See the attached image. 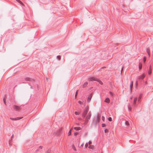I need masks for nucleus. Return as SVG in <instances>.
Returning <instances> with one entry per match:
<instances>
[{
	"instance_id": "43",
	"label": "nucleus",
	"mask_w": 153,
	"mask_h": 153,
	"mask_svg": "<svg viewBox=\"0 0 153 153\" xmlns=\"http://www.w3.org/2000/svg\"><path fill=\"white\" fill-rule=\"evenodd\" d=\"M149 68L152 69V68H151V66H150V67H149Z\"/></svg>"
},
{
	"instance_id": "33",
	"label": "nucleus",
	"mask_w": 153,
	"mask_h": 153,
	"mask_svg": "<svg viewBox=\"0 0 153 153\" xmlns=\"http://www.w3.org/2000/svg\"><path fill=\"white\" fill-rule=\"evenodd\" d=\"M102 119L103 121H104L105 120V117L103 116H102Z\"/></svg>"
},
{
	"instance_id": "1",
	"label": "nucleus",
	"mask_w": 153,
	"mask_h": 153,
	"mask_svg": "<svg viewBox=\"0 0 153 153\" xmlns=\"http://www.w3.org/2000/svg\"><path fill=\"white\" fill-rule=\"evenodd\" d=\"M91 111H89V113L87 114V115L85 116V123H87L88 121L90 119L91 117Z\"/></svg>"
},
{
	"instance_id": "36",
	"label": "nucleus",
	"mask_w": 153,
	"mask_h": 153,
	"mask_svg": "<svg viewBox=\"0 0 153 153\" xmlns=\"http://www.w3.org/2000/svg\"><path fill=\"white\" fill-rule=\"evenodd\" d=\"M82 101H78V103H79V104H81V103H82Z\"/></svg>"
},
{
	"instance_id": "9",
	"label": "nucleus",
	"mask_w": 153,
	"mask_h": 153,
	"mask_svg": "<svg viewBox=\"0 0 153 153\" xmlns=\"http://www.w3.org/2000/svg\"><path fill=\"white\" fill-rule=\"evenodd\" d=\"M101 117V115L100 114H98L97 115V122H99L100 120V118Z\"/></svg>"
},
{
	"instance_id": "41",
	"label": "nucleus",
	"mask_w": 153,
	"mask_h": 153,
	"mask_svg": "<svg viewBox=\"0 0 153 153\" xmlns=\"http://www.w3.org/2000/svg\"><path fill=\"white\" fill-rule=\"evenodd\" d=\"M110 94L111 95H112V93L111 92H110Z\"/></svg>"
},
{
	"instance_id": "25",
	"label": "nucleus",
	"mask_w": 153,
	"mask_h": 153,
	"mask_svg": "<svg viewBox=\"0 0 153 153\" xmlns=\"http://www.w3.org/2000/svg\"><path fill=\"white\" fill-rule=\"evenodd\" d=\"M108 130L107 129H105V133H108Z\"/></svg>"
},
{
	"instance_id": "35",
	"label": "nucleus",
	"mask_w": 153,
	"mask_h": 153,
	"mask_svg": "<svg viewBox=\"0 0 153 153\" xmlns=\"http://www.w3.org/2000/svg\"><path fill=\"white\" fill-rule=\"evenodd\" d=\"M88 144L87 143H86L85 144V147H87L88 146Z\"/></svg>"
},
{
	"instance_id": "22",
	"label": "nucleus",
	"mask_w": 153,
	"mask_h": 153,
	"mask_svg": "<svg viewBox=\"0 0 153 153\" xmlns=\"http://www.w3.org/2000/svg\"><path fill=\"white\" fill-rule=\"evenodd\" d=\"M142 64H139V68L140 69H141L142 68Z\"/></svg>"
},
{
	"instance_id": "20",
	"label": "nucleus",
	"mask_w": 153,
	"mask_h": 153,
	"mask_svg": "<svg viewBox=\"0 0 153 153\" xmlns=\"http://www.w3.org/2000/svg\"><path fill=\"white\" fill-rule=\"evenodd\" d=\"M72 148L73 149V150H74L75 151H76V149L74 146L73 145L72 146Z\"/></svg>"
},
{
	"instance_id": "28",
	"label": "nucleus",
	"mask_w": 153,
	"mask_h": 153,
	"mask_svg": "<svg viewBox=\"0 0 153 153\" xmlns=\"http://www.w3.org/2000/svg\"><path fill=\"white\" fill-rule=\"evenodd\" d=\"M77 94H78V91H76V94H75V98L76 97L77 95Z\"/></svg>"
},
{
	"instance_id": "27",
	"label": "nucleus",
	"mask_w": 153,
	"mask_h": 153,
	"mask_svg": "<svg viewBox=\"0 0 153 153\" xmlns=\"http://www.w3.org/2000/svg\"><path fill=\"white\" fill-rule=\"evenodd\" d=\"M57 58L59 59L60 60L61 59V56H57Z\"/></svg>"
},
{
	"instance_id": "14",
	"label": "nucleus",
	"mask_w": 153,
	"mask_h": 153,
	"mask_svg": "<svg viewBox=\"0 0 153 153\" xmlns=\"http://www.w3.org/2000/svg\"><path fill=\"white\" fill-rule=\"evenodd\" d=\"M137 101V98L135 97L134 98V104H135L136 103V101Z\"/></svg>"
},
{
	"instance_id": "15",
	"label": "nucleus",
	"mask_w": 153,
	"mask_h": 153,
	"mask_svg": "<svg viewBox=\"0 0 153 153\" xmlns=\"http://www.w3.org/2000/svg\"><path fill=\"white\" fill-rule=\"evenodd\" d=\"M74 129L76 130H80V127H75L74 128Z\"/></svg>"
},
{
	"instance_id": "23",
	"label": "nucleus",
	"mask_w": 153,
	"mask_h": 153,
	"mask_svg": "<svg viewBox=\"0 0 153 153\" xmlns=\"http://www.w3.org/2000/svg\"><path fill=\"white\" fill-rule=\"evenodd\" d=\"M74 113L76 115H79V113L77 111H75Z\"/></svg>"
},
{
	"instance_id": "29",
	"label": "nucleus",
	"mask_w": 153,
	"mask_h": 153,
	"mask_svg": "<svg viewBox=\"0 0 153 153\" xmlns=\"http://www.w3.org/2000/svg\"><path fill=\"white\" fill-rule=\"evenodd\" d=\"M106 126L104 124H102V127H105Z\"/></svg>"
},
{
	"instance_id": "30",
	"label": "nucleus",
	"mask_w": 153,
	"mask_h": 153,
	"mask_svg": "<svg viewBox=\"0 0 153 153\" xmlns=\"http://www.w3.org/2000/svg\"><path fill=\"white\" fill-rule=\"evenodd\" d=\"M42 146H40L39 147V149H42Z\"/></svg>"
},
{
	"instance_id": "34",
	"label": "nucleus",
	"mask_w": 153,
	"mask_h": 153,
	"mask_svg": "<svg viewBox=\"0 0 153 153\" xmlns=\"http://www.w3.org/2000/svg\"><path fill=\"white\" fill-rule=\"evenodd\" d=\"M91 143H92L91 141H89V142H88V144L89 145H90V144H91Z\"/></svg>"
},
{
	"instance_id": "31",
	"label": "nucleus",
	"mask_w": 153,
	"mask_h": 153,
	"mask_svg": "<svg viewBox=\"0 0 153 153\" xmlns=\"http://www.w3.org/2000/svg\"><path fill=\"white\" fill-rule=\"evenodd\" d=\"M19 3H20L21 4H22L23 6H24V4L21 1L19 2Z\"/></svg>"
},
{
	"instance_id": "6",
	"label": "nucleus",
	"mask_w": 153,
	"mask_h": 153,
	"mask_svg": "<svg viewBox=\"0 0 153 153\" xmlns=\"http://www.w3.org/2000/svg\"><path fill=\"white\" fill-rule=\"evenodd\" d=\"M13 108L14 109H15L16 111L19 110L20 109V108L19 107L17 106H16V105H13Z\"/></svg>"
},
{
	"instance_id": "10",
	"label": "nucleus",
	"mask_w": 153,
	"mask_h": 153,
	"mask_svg": "<svg viewBox=\"0 0 153 153\" xmlns=\"http://www.w3.org/2000/svg\"><path fill=\"white\" fill-rule=\"evenodd\" d=\"M110 100L108 98H106L105 100V102H106L107 103H109L110 102Z\"/></svg>"
},
{
	"instance_id": "16",
	"label": "nucleus",
	"mask_w": 153,
	"mask_h": 153,
	"mask_svg": "<svg viewBox=\"0 0 153 153\" xmlns=\"http://www.w3.org/2000/svg\"><path fill=\"white\" fill-rule=\"evenodd\" d=\"M72 128H71L69 131L68 133V135L70 136L71 135V133Z\"/></svg>"
},
{
	"instance_id": "7",
	"label": "nucleus",
	"mask_w": 153,
	"mask_h": 153,
	"mask_svg": "<svg viewBox=\"0 0 153 153\" xmlns=\"http://www.w3.org/2000/svg\"><path fill=\"white\" fill-rule=\"evenodd\" d=\"M89 80L90 81H92V80L96 81L97 80V78L94 77H91L89 78Z\"/></svg>"
},
{
	"instance_id": "3",
	"label": "nucleus",
	"mask_w": 153,
	"mask_h": 153,
	"mask_svg": "<svg viewBox=\"0 0 153 153\" xmlns=\"http://www.w3.org/2000/svg\"><path fill=\"white\" fill-rule=\"evenodd\" d=\"M22 117H17L15 118H10V119L12 120L16 121L20 120L22 118Z\"/></svg>"
},
{
	"instance_id": "45",
	"label": "nucleus",
	"mask_w": 153,
	"mask_h": 153,
	"mask_svg": "<svg viewBox=\"0 0 153 153\" xmlns=\"http://www.w3.org/2000/svg\"><path fill=\"white\" fill-rule=\"evenodd\" d=\"M77 134H75V135H77Z\"/></svg>"
},
{
	"instance_id": "5",
	"label": "nucleus",
	"mask_w": 153,
	"mask_h": 153,
	"mask_svg": "<svg viewBox=\"0 0 153 153\" xmlns=\"http://www.w3.org/2000/svg\"><path fill=\"white\" fill-rule=\"evenodd\" d=\"M145 76V74H143L142 75L140 76L139 77V79H143Z\"/></svg>"
},
{
	"instance_id": "26",
	"label": "nucleus",
	"mask_w": 153,
	"mask_h": 153,
	"mask_svg": "<svg viewBox=\"0 0 153 153\" xmlns=\"http://www.w3.org/2000/svg\"><path fill=\"white\" fill-rule=\"evenodd\" d=\"M125 123L126 125H129V123L128 121H126L125 122Z\"/></svg>"
},
{
	"instance_id": "24",
	"label": "nucleus",
	"mask_w": 153,
	"mask_h": 153,
	"mask_svg": "<svg viewBox=\"0 0 153 153\" xmlns=\"http://www.w3.org/2000/svg\"><path fill=\"white\" fill-rule=\"evenodd\" d=\"M108 120L109 121H112V118L111 117H109L108 118Z\"/></svg>"
},
{
	"instance_id": "11",
	"label": "nucleus",
	"mask_w": 153,
	"mask_h": 153,
	"mask_svg": "<svg viewBox=\"0 0 153 153\" xmlns=\"http://www.w3.org/2000/svg\"><path fill=\"white\" fill-rule=\"evenodd\" d=\"M146 51L148 53L149 56H150V49L149 48H148L146 49Z\"/></svg>"
},
{
	"instance_id": "12",
	"label": "nucleus",
	"mask_w": 153,
	"mask_h": 153,
	"mask_svg": "<svg viewBox=\"0 0 153 153\" xmlns=\"http://www.w3.org/2000/svg\"><path fill=\"white\" fill-rule=\"evenodd\" d=\"M152 69H151V68H149V69L148 71V74L149 75H150L151 73H152Z\"/></svg>"
},
{
	"instance_id": "21",
	"label": "nucleus",
	"mask_w": 153,
	"mask_h": 153,
	"mask_svg": "<svg viewBox=\"0 0 153 153\" xmlns=\"http://www.w3.org/2000/svg\"><path fill=\"white\" fill-rule=\"evenodd\" d=\"M108 59V55L107 54L106 55V57H103V59Z\"/></svg>"
},
{
	"instance_id": "19",
	"label": "nucleus",
	"mask_w": 153,
	"mask_h": 153,
	"mask_svg": "<svg viewBox=\"0 0 153 153\" xmlns=\"http://www.w3.org/2000/svg\"><path fill=\"white\" fill-rule=\"evenodd\" d=\"M88 84L87 82H85L83 85V87H85Z\"/></svg>"
},
{
	"instance_id": "37",
	"label": "nucleus",
	"mask_w": 153,
	"mask_h": 153,
	"mask_svg": "<svg viewBox=\"0 0 153 153\" xmlns=\"http://www.w3.org/2000/svg\"><path fill=\"white\" fill-rule=\"evenodd\" d=\"M3 101H4V103L5 104V99H3Z\"/></svg>"
},
{
	"instance_id": "32",
	"label": "nucleus",
	"mask_w": 153,
	"mask_h": 153,
	"mask_svg": "<svg viewBox=\"0 0 153 153\" xmlns=\"http://www.w3.org/2000/svg\"><path fill=\"white\" fill-rule=\"evenodd\" d=\"M146 57H144V58H143L144 62H145L146 61Z\"/></svg>"
},
{
	"instance_id": "4",
	"label": "nucleus",
	"mask_w": 153,
	"mask_h": 153,
	"mask_svg": "<svg viewBox=\"0 0 153 153\" xmlns=\"http://www.w3.org/2000/svg\"><path fill=\"white\" fill-rule=\"evenodd\" d=\"M92 97V94H91L88 96L87 99V102H89L91 100V98Z\"/></svg>"
},
{
	"instance_id": "18",
	"label": "nucleus",
	"mask_w": 153,
	"mask_h": 153,
	"mask_svg": "<svg viewBox=\"0 0 153 153\" xmlns=\"http://www.w3.org/2000/svg\"><path fill=\"white\" fill-rule=\"evenodd\" d=\"M88 148H89V149H93V148H94V146L93 145H90L89 147H88Z\"/></svg>"
},
{
	"instance_id": "8",
	"label": "nucleus",
	"mask_w": 153,
	"mask_h": 153,
	"mask_svg": "<svg viewBox=\"0 0 153 153\" xmlns=\"http://www.w3.org/2000/svg\"><path fill=\"white\" fill-rule=\"evenodd\" d=\"M62 129H59L57 131V135H60V134L62 132Z\"/></svg>"
},
{
	"instance_id": "17",
	"label": "nucleus",
	"mask_w": 153,
	"mask_h": 153,
	"mask_svg": "<svg viewBox=\"0 0 153 153\" xmlns=\"http://www.w3.org/2000/svg\"><path fill=\"white\" fill-rule=\"evenodd\" d=\"M96 81L98 82L101 84L102 85V82L100 80H99L97 79V80Z\"/></svg>"
},
{
	"instance_id": "39",
	"label": "nucleus",
	"mask_w": 153,
	"mask_h": 153,
	"mask_svg": "<svg viewBox=\"0 0 153 153\" xmlns=\"http://www.w3.org/2000/svg\"><path fill=\"white\" fill-rule=\"evenodd\" d=\"M17 1H18V2H19H19L20 1V0H16Z\"/></svg>"
},
{
	"instance_id": "38",
	"label": "nucleus",
	"mask_w": 153,
	"mask_h": 153,
	"mask_svg": "<svg viewBox=\"0 0 153 153\" xmlns=\"http://www.w3.org/2000/svg\"><path fill=\"white\" fill-rule=\"evenodd\" d=\"M141 97H142V95L141 94L139 96V98L140 99V98Z\"/></svg>"
},
{
	"instance_id": "42",
	"label": "nucleus",
	"mask_w": 153,
	"mask_h": 153,
	"mask_svg": "<svg viewBox=\"0 0 153 153\" xmlns=\"http://www.w3.org/2000/svg\"><path fill=\"white\" fill-rule=\"evenodd\" d=\"M137 84H138L137 81H136V85H137Z\"/></svg>"
},
{
	"instance_id": "2",
	"label": "nucleus",
	"mask_w": 153,
	"mask_h": 153,
	"mask_svg": "<svg viewBox=\"0 0 153 153\" xmlns=\"http://www.w3.org/2000/svg\"><path fill=\"white\" fill-rule=\"evenodd\" d=\"M88 110H89L88 107V106H87L86 107L85 109L83 111V112L82 113V117H85L86 115L87 114V113L88 112Z\"/></svg>"
},
{
	"instance_id": "13",
	"label": "nucleus",
	"mask_w": 153,
	"mask_h": 153,
	"mask_svg": "<svg viewBox=\"0 0 153 153\" xmlns=\"http://www.w3.org/2000/svg\"><path fill=\"white\" fill-rule=\"evenodd\" d=\"M133 82H132L130 84V90L131 92L132 91V88L133 86Z\"/></svg>"
},
{
	"instance_id": "40",
	"label": "nucleus",
	"mask_w": 153,
	"mask_h": 153,
	"mask_svg": "<svg viewBox=\"0 0 153 153\" xmlns=\"http://www.w3.org/2000/svg\"><path fill=\"white\" fill-rule=\"evenodd\" d=\"M46 79H47V81H48V79H49V78H48V77H46Z\"/></svg>"
},
{
	"instance_id": "46",
	"label": "nucleus",
	"mask_w": 153,
	"mask_h": 153,
	"mask_svg": "<svg viewBox=\"0 0 153 153\" xmlns=\"http://www.w3.org/2000/svg\"><path fill=\"white\" fill-rule=\"evenodd\" d=\"M48 153H49V152Z\"/></svg>"
},
{
	"instance_id": "44",
	"label": "nucleus",
	"mask_w": 153,
	"mask_h": 153,
	"mask_svg": "<svg viewBox=\"0 0 153 153\" xmlns=\"http://www.w3.org/2000/svg\"><path fill=\"white\" fill-rule=\"evenodd\" d=\"M133 98V97H131V99Z\"/></svg>"
}]
</instances>
